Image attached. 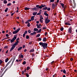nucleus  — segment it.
<instances>
[{
    "label": "nucleus",
    "instance_id": "nucleus-1",
    "mask_svg": "<svg viewBox=\"0 0 77 77\" xmlns=\"http://www.w3.org/2000/svg\"><path fill=\"white\" fill-rule=\"evenodd\" d=\"M39 44L40 45H41V47H43L44 49H46V48H47V45H48L47 43L40 42L39 43Z\"/></svg>",
    "mask_w": 77,
    "mask_h": 77
},
{
    "label": "nucleus",
    "instance_id": "nucleus-2",
    "mask_svg": "<svg viewBox=\"0 0 77 77\" xmlns=\"http://www.w3.org/2000/svg\"><path fill=\"white\" fill-rule=\"evenodd\" d=\"M17 35H14L13 38H12V39H11V43H12V42H14V41H15V39H17Z\"/></svg>",
    "mask_w": 77,
    "mask_h": 77
},
{
    "label": "nucleus",
    "instance_id": "nucleus-3",
    "mask_svg": "<svg viewBox=\"0 0 77 77\" xmlns=\"http://www.w3.org/2000/svg\"><path fill=\"white\" fill-rule=\"evenodd\" d=\"M48 17H47L46 18H45V23L46 24H48L50 21V20L49 19H48Z\"/></svg>",
    "mask_w": 77,
    "mask_h": 77
},
{
    "label": "nucleus",
    "instance_id": "nucleus-4",
    "mask_svg": "<svg viewBox=\"0 0 77 77\" xmlns=\"http://www.w3.org/2000/svg\"><path fill=\"white\" fill-rule=\"evenodd\" d=\"M17 43H16V44H14V45H13L12 47H11V49L10 51H12V50H14V49L15 48V46L17 45Z\"/></svg>",
    "mask_w": 77,
    "mask_h": 77
},
{
    "label": "nucleus",
    "instance_id": "nucleus-5",
    "mask_svg": "<svg viewBox=\"0 0 77 77\" xmlns=\"http://www.w3.org/2000/svg\"><path fill=\"white\" fill-rule=\"evenodd\" d=\"M20 30V28H19L17 29L16 30L14 31L13 32V34H16Z\"/></svg>",
    "mask_w": 77,
    "mask_h": 77
},
{
    "label": "nucleus",
    "instance_id": "nucleus-6",
    "mask_svg": "<svg viewBox=\"0 0 77 77\" xmlns=\"http://www.w3.org/2000/svg\"><path fill=\"white\" fill-rule=\"evenodd\" d=\"M68 33H71V32H72V27H70L68 31Z\"/></svg>",
    "mask_w": 77,
    "mask_h": 77
},
{
    "label": "nucleus",
    "instance_id": "nucleus-7",
    "mask_svg": "<svg viewBox=\"0 0 77 77\" xmlns=\"http://www.w3.org/2000/svg\"><path fill=\"white\" fill-rule=\"evenodd\" d=\"M20 40V38H18L16 40V42L15 43V44H16V45H18V43H19V40Z\"/></svg>",
    "mask_w": 77,
    "mask_h": 77
},
{
    "label": "nucleus",
    "instance_id": "nucleus-8",
    "mask_svg": "<svg viewBox=\"0 0 77 77\" xmlns=\"http://www.w3.org/2000/svg\"><path fill=\"white\" fill-rule=\"evenodd\" d=\"M52 9H54L55 8V4L54 3H53L52 5Z\"/></svg>",
    "mask_w": 77,
    "mask_h": 77
},
{
    "label": "nucleus",
    "instance_id": "nucleus-9",
    "mask_svg": "<svg viewBox=\"0 0 77 77\" xmlns=\"http://www.w3.org/2000/svg\"><path fill=\"white\" fill-rule=\"evenodd\" d=\"M46 41H47V38L46 37H45L43 39V42H46Z\"/></svg>",
    "mask_w": 77,
    "mask_h": 77
},
{
    "label": "nucleus",
    "instance_id": "nucleus-10",
    "mask_svg": "<svg viewBox=\"0 0 77 77\" xmlns=\"http://www.w3.org/2000/svg\"><path fill=\"white\" fill-rule=\"evenodd\" d=\"M11 61H10L9 62H8V63L6 64L5 67H7V66L9 65V64L10 63H11Z\"/></svg>",
    "mask_w": 77,
    "mask_h": 77
},
{
    "label": "nucleus",
    "instance_id": "nucleus-11",
    "mask_svg": "<svg viewBox=\"0 0 77 77\" xmlns=\"http://www.w3.org/2000/svg\"><path fill=\"white\" fill-rule=\"evenodd\" d=\"M36 33V32H33L31 33L30 35H35Z\"/></svg>",
    "mask_w": 77,
    "mask_h": 77
},
{
    "label": "nucleus",
    "instance_id": "nucleus-12",
    "mask_svg": "<svg viewBox=\"0 0 77 77\" xmlns=\"http://www.w3.org/2000/svg\"><path fill=\"white\" fill-rule=\"evenodd\" d=\"M65 25H67L68 26H70L71 25V24L68 23H65Z\"/></svg>",
    "mask_w": 77,
    "mask_h": 77
},
{
    "label": "nucleus",
    "instance_id": "nucleus-13",
    "mask_svg": "<svg viewBox=\"0 0 77 77\" xmlns=\"http://www.w3.org/2000/svg\"><path fill=\"white\" fill-rule=\"evenodd\" d=\"M23 47H20L18 49V51H20L21 49H22V48Z\"/></svg>",
    "mask_w": 77,
    "mask_h": 77
},
{
    "label": "nucleus",
    "instance_id": "nucleus-14",
    "mask_svg": "<svg viewBox=\"0 0 77 77\" xmlns=\"http://www.w3.org/2000/svg\"><path fill=\"white\" fill-rule=\"evenodd\" d=\"M24 9L25 11H27V10H29V9H30V8L26 7Z\"/></svg>",
    "mask_w": 77,
    "mask_h": 77
},
{
    "label": "nucleus",
    "instance_id": "nucleus-15",
    "mask_svg": "<svg viewBox=\"0 0 77 77\" xmlns=\"http://www.w3.org/2000/svg\"><path fill=\"white\" fill-rule=\"evenodd\" d=\"M34 51V49H32L29 51V52L32 53V52H33Z\"/></svg>",
    "mask_w": 77,
    "mask_h": 77
},
{
    "label": "nucleus",
    "instance_id": "nucleus-16",
    "mask_svg": "<svg viewBox=\"0 0 77 77\" xmlns=\"http://www.w3.org/2000/svg\"><path fill=\"white\" fill-rule=\"evenodd\" d=\"M8 2L6 0H5L3 1V3H4V4H6Z\"/></svg>",
    "mask_w": 77,
    "mask_h": 77
},
{
    "label": "nucleus",
    "instance_id": "nucleus-17",
    "mask_svg": "<svg viewBox=\"0 0 77 77\" xmlns=\"http://www.w3.org/2000/svg\"><path fill=\"white\" fill-rule=\"evenodd\" d=\"M32 10H33V11H36V10H37V8H36V7H35L32 8Z\"/></svg>",
    "mask_w": 77,
    "mask_h": 77
},
{
    "label": "nucleus",
    "instance_id": "nucleus-18",
    "mask_svg": "<svg viewBox=\"0 0 77 77\" xmlns=\"http://www.w3.org/2000/svg\"><path fill=\"white\" fill-rule=\"evenodd\" d=\"M34 17H35V16H32L31 18V20H34Z\"/></svg>",
    "mask_w": 77,
    "mask_h": 77
},
{
    "label": "nucleus",
    "instance_id": "nucleus-19",
    "mask_svg": "<svg viewBox=\"0 0 77 77\" xmlns=\"http://www.w3.org/2000/svg\"><path fill=\"white\" fill-rule=\"evenodd\" d=\"M37 14V12H35L33 13V15H36Z\"/></svg>",
    "mask_w": 77,
    "mask_h": 77
},
{
    "label": "nucleus",
    "instance_id": "nucleus-20",
    "mask_svg": "<svg viewBox=\"0 0 77 77\" xmlns=\"http://www.w3.org/2000/svg\"><path fill=\"white\" fill-rule=\"evenodd\" d=\"M41 24H40L39 25H38V26H37V28L38 29H40V28H41Z\"/></svg>",
    "mask_w": 77,
    "mask_h": 77
},
{
    "label": "nucleus",
    "instance_id": "nucleus-21",
    "mask_svg": "<svg viewBox=\"0 0 77 77\" xmlns=\"http://www.w3.org/2000/svg\"><path fill=\"white\" fill-rule=\"evenodd\" d=\"M38 29L36 28H35L34 29V31H38Z\"/></svg>",
    "mask_w": 77,
    "mask_h": 77
},
{
    "label": "nucleus",
    "instance_id": "nucleus-22",
    "mask_svg": "<svg viewBox=\"0 0 77 77\" xmlns=\"http://www.w3.org/2000/svg\"><path fill=\"white\" fill-rule=\"evenodd\" d=\"M9 60V58H7L5 60V62L7 63L8 62V61Z\"/></svg>",
    "mask_w": 77,
    "mask_h": 77
},
{
    "label": "nucleus",
    "instance_id": "nucleus-23",
    "mask_svg": "<svg viewBox=\"0 0 77 77\" xmlns=\"http://www.w3.org/2000/svg\"><path fill=\"white\" fill-rule=\"evenodd\" d=\"M41 29H40L38 31L36 32V33H39L41 32Z\"/></svg>",
    "mask_w": 77,
    "mask_h": 77
},
{
    "label": "nucleus",
    "instance_id": "nucleus-24",
    "mask_svg": "<svg viewBox=\"0 0 77 77\" xmlns=\"http://www.w3.org/2000/svg\"><path fill=\"white\" fill-rule=\"evenodd\" d=\"M44 15H45L46 16H48V14H47V13H45Z\"/></svg>",
    "mask_w": 77,
    "mask_h": 77
},
{
    "label": "nucleus",
    "instance_id": "nucleus-25",
    "mask_svg": "<svg viewBox=\"0 0 77 77\" xmlns=\"http://www.w3.org/2000/svg\"><path fill=\"white\" fill-rule=\"evenodd\" d=\"M42 5H41L40 6H39V7L38 8L39 9H42Z\"/></svg>",
    "mask_w": 77,
    "mask_h": 77
},
{
    "label": "nucleus",
    "instance_id": "nucleus-26",
    "mask_svg": "<svg viewBox=\"0 0 77 77\" xmlns=\"http://www.w3.org/2000/svg\"><path fill=\"white\" fill-rule=\"evenodd\" d=\"M40 19L41 20H43V19H44L43 18V17H42V15L40 16Z\"/></svg>",
    "mask_w": 77,
    "mask_h": 77
},
{
    "label": "nucleus",
    "instance_id": "nucleus-27",
    "mask_svg": "<svg viewBox=\"0 0 77 77\" xmlns=\"http://www.w3.org/2000/svg\"><path fill=\"white\" fill-rule=\"evenodd\" d=\"M61 5L62 7V8H64V4L62 3Z\"/></svg>",
    "mask_w": 77,
    "mask_h": 77
},
{
    "label": "nucleus",
    "instance_id": "nucleus-28",
    "mask_svg": "<svg viewBox=\"0 0 77 77\" xmlns=\"http://www.w3.org/2000/svg\"><path fill=\"white\" fill-rule=\"evenodd\" d=\"M47 7H45L44 8H43V10H47Z\"/></svg>",
    "mask_w": 77,
    "mask_h": 77
},
{
    "label": "nucleus",
    "instance_id": "nucleus-29",
    "mask_svg": "<svg viewBox=\"0 0 77 77\" xmlns=\"http://www.w3.org/2000/svg\"><path fill=\"white\" fill-rule=\"evenodd\" d=\"M39 36H40V34H39L36 36V37L38 38V37H39Z\"/></svg>",
    "mask_w": 77,
    "mask_h": 77
},
{
    "label": "nucleus",
    "instance_id": "nucleus-30",
    "mask_svg": "<svg viewBox=\"0 0 77 77\" xmlns=\"http://www.w3.org/2000/svg\"><path fill=\"white\" fill-rule=\"evenodd\" d=\"M42 39H41V38H39L38 39V41H41Z\"/></svg>",
    "mask_w": 77,
    "mask_h": 77
},
{
    "label": "nucleus",
    "instance_id": "nucleus-31",
    "mask_svg": "<svg viewBox=\"0 0 77 77\" xmlns=\"http://www.w3.org/2000/svg\"><path fill=\"white\" fill-rule=\"evenodd\" d=\"M8 10V8H7L5 10V12H7Z\"/></svg>",
    "mask_w": 77,
    "mask_h": 77
},
{
    "label": "nucleus",
    "instance_id": "nucleus-32",
    "mask_svg": "<svg viewBox=\"0 0 77 77\" xmlns=\"http://www.w3.org/2000/svg\"><path fill=\"white\" fill-rule=\"evenodd\" d=\"M30 26V23H29L27 25V26L29 27Z\"/></svg>",
    "mask_w": 77,
    "mask_h": 77
},
{
    "label": "nucleus",
    "instance_id": "nucleus-33",
    "mask_svg": "<svg viewBox=\"0 0 77 77\" xmlns=\"http://www.w3.org/2000/svg\"><path fill=\"white\" fill-rule=\"evenodd\" d=\"M63 72L64 74H66V71L65 70H64L63 71Z\"/></svg>",
    "mask_w": 77,
    "mask_h": 77
},
{
    "label": "nucleus",
    "instance_id": "nucleus-34",
    "mask_svg": "<svg viewBox=\"0 0 77 77\" xmlns=\"http://www.w3.org/2000/svg\"><path fill=\"white\" fill-rule=\"evenodd\" d=\"M3 63V61L2 60H0V65H1V63Z\"/></svg>",
    "mask_w": 77,
    "mask_h": 77
},
{
    "label": "nucleus",
    "instance_id": "nucleus-35",
    "mask_svg": "<svg viewBox=\"0 0 77 77\" xmlns=\"http://www.w3.org/2000/svg\"><path fill=\"white\" fill-rule=\"evenodd\" d=\"M23 63V65H25L26 63V62L25 61H24Z\"/></svg>",
    "mask_w": 77,
    "mask_h": 77
},
{
    "label": "nucleus",
    "instance_id": "nucleus-36",
    "mask_svg": "<svg viewBox=\"0 0 77 77\" xmlns=\"http://www.w3.org/2000/svg\"><path fill=\"white\" fill-rule=\"evenodd\" d=\"M26 39H29V36L28 35H26Z\"/></svg>",
    "mask_w": 77,
    "mask_h": 77
},
{
    "label": "nucleus",
    "instance_id": "nucleus-37",
    "mask_svg": "<svg viewBox=\"0 0 77 77\" xmlns=\"http://www.w3.org/2000/svg\"><path fill=\"white\" fill-rule=\"evenodd\" d=\"M47 11H50V10L51 9L50 8H48L47 9Z\"/></svg>",
    "mask_w": 77,
    "mask_h": 77
},
{
    "label": "nucleus",
    "instance_id": "nucleus-38",
    "mask_svg": "<svg viewBox=\"0 0 77 77\" xmlns=\"http://www.w3.org/2000/svg\"><path fill=\"white\" fill-rule=\"evenodd\" d=\"M40 21L41 23H43V20H42V19H40Z\"/></svg>",
    "mask_w": 77,
    "mask_h": 77
},
{
    "label": "nucleus",
    "instance_id": "nucleus-39",
    "mask_svg": "<svg viewBox=\"0 0 77 77\" xmlns=\"http://www.w3.org/2000/svg\"><path fill=\"white\" fill-rule=\"evenodd\" d=\"M28 32L29 33H31V31L30 30H28Z\"/></svg>",
    "mask_w": 77,
    "mask_h": 77
},
{
    "label": "nucleus",
    "instance_id": "nucleus-40",
    "mask_svg": "<svg viewBox=\"0 0 77 77\" xmlns=\"http://www.w3.org/2000/svg\"><path fill=\"white\" fill-rule=\"evenodd\" d=\"M11 3H9L7 5V6H11Z\"/></svg>",
    "mask_w": 77,
    "mask_h": 77
},
{
    "label": "nucleus",
    "instance_id": "nucleus-41",
    "mask_svg": "<svg viewBox=\"0 0 77 77\" xmlns=\"http://www.w3.org/2000/svg\"><path fill=\"white\" fill-rule=\"evenodd\" d=\"M42 8H44V7H46V5H42Z\"/></svg>",
    "mask_w": 77,
    "mask_h": 77
},
{
    "label": "nucleus",
    "instance_id": "nucleus-42",
    "mask_svg": "<svg viewBox=\"0 0 77 77\" xmlns=\"http://www.w3.org/2000/svg\"><path fill=\"white\" fill-rule=\"evenodd\" d=\"M60 30L61 31H63V28H61Z\"/></svg>",
    "mask_w": 77,
    "mask_h": 77
},
{
    "label": "nucleus",
    "instance_id": "nucleus-43",
    "mask_svg": "<svg viewBox=\"0 0 77 77\" xmlns=\"http://www.w3.org/2000/svg\"><path fill=\"white\" fill-rule=\"evenodd\" d=\"M54 0H50V2H54Z\"/></svg>",
    "mask_w": 77,
    "mask_h": 77
},
{
    "label": "nucleus",
    "instance_id": "nucleus-44",
    "mask_svg": "<svg viewBox=\"0 0 77 77\" xmlns=\"http://www.w3.org/2000/svg\"><path fill=\"white\" fill-rule=\"evenodd\" d=\"M42 12V10H40L39 11V13L40 14H41V12Z\"/></svg>",
    "mask_w": 77,
    "mask_h": 77
},
{
    "label": "nucleus",
    "instance_id": "nucleus-45",
    "mask_svg": "<svg viewBox=\"0 0 77 77\" xmlns=\"http://www.w3.org/2000/svg\"><path fill=\"white\" fill-rule=\"evenodd\" d=\"M27 31H26L25 32H24V34H27Z\"/></svg>",
    "mask_w": 77,
    "mask_h": 77
},
{
    "label": "nucleus",
    "instance_id": "nucleus-46",
    "mask_svg": "<svg viewBox=\"0 0 77 77\" xmlns=\"http://www.w3.org/2000/svg\"><path fill=\"white\" fill-rule=\"evenodd\" d=\"M22 60H23V59H21L20 60H19V62H22Z\"/></svg>",
    "mask_w": 77,
    "mask_h": 77
},
{
    "label": "nucleus",
    "instance_id": "nucleus-47",
    "mask_svg": "<svg viewBox=\"0 0 77 77\" xmlns=\"http://www.w3.org/2000/svg\"><path fill=\"white\" fill-rule=\"evenodd\" d=\"M30 69V67H28L27 68V70H29V69Z\"/></svg>",
    "mask_w": 77,
    "mask_h": 77
},
{
    "label": "nucleus",
    "instance_id": "nucleus-48",
    "mask_svg": "<svg viewBox=\"0 0 77 77\" xmlns=\"http://www.w3.org/2000/svg\"><path fill=\"white\" fill-rule=\"evenodd\" d=\"M42 29H47V28L45 27H43L42 28Z\"/></svg>",
    "mask_w": 77,
    "mask_h": 77
},
{
    "label": "nucleus",
    "instance_id": "nucleus-49",
    "mask_svg": "<svg viewBox=\"0 0 77 77\" xmlns=\"http://www.w3.org/2000/svg\"><path fill=\"white\" fill-rule=\"evenodd\" d=\"M26 77H29V74H26Z\"/></svg>",
    "mask_w": 77,
    "mask_h": 77
},
{
    "label": "nucleus",
    "instance_id": "nucleus-50",
    "mask_svg": "<svg viewBox=\"0 0 77 77\" xmlns=\"http://www.w3.org/2000/svg\"><path fill=\"white\" fill-rule=\"evenodd\" d=\"M29 21L27 20L26 22H25V24H27V23H29Z\"/></svg>",
    "mask_w": 77,
    "mask_h": 77
},
{
    "label": "nucleus",
    "instance_id": "nucleus-51",
    "mask_svg": "<svg viewBox=\"0 0 77 77\" xmlns=\"http://www.w3.org/2000/svg\"><path fill=\"white\" fill-rule=\"evenodd\" d=\"M36 7H37V8H39V5H36Z\"/></svg>",
    "mask_w": 77,
    "mask_h": 77
},
{
    "label": "nucleus",
    "instance_id": "nucleus-52",
    "mask_svg": "<svg viewBox=\"0 0 77 77\" xmlns=\"http://www.w3.org/2000/svg\"><path fill=\"white\" fill-rule=\"evenodd\" d=\"M6 37H8V36H9V35L8 34H6Z\"/></svg>",
    "mask_w": 77,
    "mask_h": 77
},
{
    "label": "nucleus",
    "instance_id": "nucleus-53",
    "mask_svg": "<svg viewBox=\"0 0 77 77\" xmlns=\"http://www.w3.org/2000/svg\"><path fill=\"white\" fill-rule=\"evenodd\" d=\"M29 44L30 45L31 44H32V42H29Z\"/></svg>",
    "mask_w": 77,
    "mask_h": 77
},
{
    "label": "nucleus",
    "instance_id": "nucleus-54",
    "mask_svg": "<svg viewBox=\"0 0 77 77\" xmlns=\"http://www.w3.org/2000/svg\"><path fill=\"white\" fill-rule=\"evenodd\" d=\"M23 48H25V45H23Z\"/></svg>",
    "mask_w": 77,
    "mask_h": 77
},
{
    "label": "nucleus",
    "instance_id": "nucleus-55",
    "mask_svg": "<svg viewBox=\"0 0 77 77\" xmlns=\"http://www.w3.org/2000/svg\"><path fill=\"white\" fill-rule=\"evenodd\" d=\"M25 35H26L25 34H23V37H24L25 36Z\"/></svg>",
    "mask_w": 77,
    "mask_h": 77
},
{
    "label": "nucleus",
    "instance_id": "nucleus-56",
    "mask_svg": "<svg viewBox=\"0 0 77 77\" xmlns=\"http://www.w3.org/2000/svg\"><path fill=\"white\" fill-rule=\"evenodd\" d=\"M26 51H27V49H25L24 50V52H26Z\"/></svg>",
    "mask_w": 77,
    "mask_h": 77
},
{
    "label": "nucleus",
    "instance_id": "nucleus-57",
    "mask_svg": "<svg viewBox=\"0 0 77 77\" xmlns=\"http://www.w3.org/2000/svg\"><path fill=\"white\" fill-rule=\"evenodd\" d=\"M70 60H71V61H72V60H73V58H71Z\"/></svg>",
    "mask_w": 77,
    "mask_h": 77
},
{
    "label": "nucleus",
    "instance_id": "nucleus-58",
    "mask_svg": "<svg viewBox=\"0 0 77 77\" xmlns=\"http://www.w3.org/2000/svg\"><path fill=\"white\" fill-rule=\"evenodd\" d=\"M28 21L30 22V21H32V20H30V19H29L28 20Z\"/></svg>",
    "mask_w": 77,
    "mask_h": 77
},
{
    "label": "nucleus",
    "instance_id": "nucleus-59",
    "mask_svg": "<svg viewBox=\"0 0 77 77\" xmlns=\"http://www.w3.org/2000/svg\"><path fill=\"white\" fill-rule=\"evenodd\" d=\"M21 58H23V55H21Z\"/></svg>",
    "mask_w": 77,
    "mask_h": 77
},
{
    "label": "nucleus",
    "instance_id": "nucleus-60",
    "mask_svg": "<svg viewBox=\"0 0 77 77\" xmlns=\"http://www.w3.org/2000/svg\"><path fill=\"white\" fill-rule=\"evenodd\" d=\"M22 74H24V71H22Z\"/></svg>",
    "mask_w": 77,
    "mask_h": 77
},
{
    "label": "nucleus",
    "instance_id": "nucleus-61",
    "mask_svg": "<svg viewBox=\"0 0 77 77\" xmlns=\"http://www.w3.org/2000/svg\"><path fill=\"white\" fill-rule=\"evenodd\" d=\"M47 35V32H46L45 33V36H46V35Z\"/></svg>",
    "mask_w": 77,
    "mask_h": 77
},
{
    "label": "nucleus",
    "instance_id": "nucleus-62",
    "mask_svg": "<svg viewBox=\"0 0 77 77\" xmlns=\"http://www.w3.org/2000/svg\"><path fill=\"white\" fill-rule=\"evenodd\" d=\"M5 48H8V46H6L4 47Z\"/></svg>",
    "mask_w": 77,
    "mask_h": 77
},
{
    "label": "nucleus",
    "instance_id": "nucleus-63",
    "mask_svg": "<svg viewBox=\"0 0 77 77\" xmlns=\"http://www.w3.org/2000/svg\"><path fill=\"white\" fill-rule=\"evenodd\" d=\"M36 23L37 24H38L39 23V21H37Z\"/></svg>",
    "mask_w": 77,
    "mask_h": 77
},
{
    "label": "nucleus",
    "instance_id": "nucleus-64",
    "mask_svg": "<svg viewBox=\"0 0 77 77\" xmlns=\"http://www.w3.org/2000/svg\"><path fill=\"white\" fill-rule=\"evenodd\" d=\"M41 14L40 13H39L37 14V15H40Z\"/></svg>",
    "mask_w": 77,
    "mask_h": 77
}]
</instances>
